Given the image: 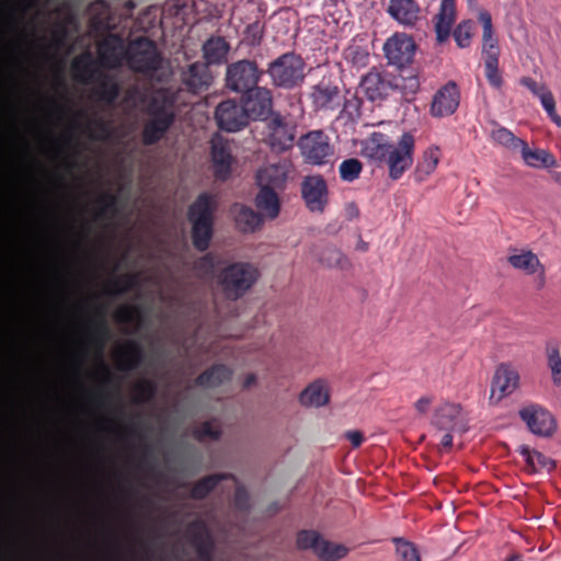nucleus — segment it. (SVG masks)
<instances>
[{"label":"nucleus","instance_id":"f257e3e1","mask_svg":"<svg viewBox=\"0 0 561 561\" xmlns=\"http://www.w3.org/2000/svg\"><path fill=\"white\" fill-rule=\"evenodd\" d=\"M98 8L100 12L94 13L90 19V26L96 33H105L103 38L98 43V53L103 66L110 69L118 68L123 60L125 61L126 46L124 36L113 33V24L110 13V7L103 0L92 3L91 9Z\"/></svg>","mask_w":561,"mask_h":561},{"label":"nucleus","instance_id":"f03ea898","mask_svg":"<svg viewBox=\"0 0 561 561\" xmlns=\"http://www.w3.org/2000/svg\"><path fill=\"white\" fill-rule=\"evenodd\" d=\"M360 88L371 102L382 101L392 93H400L403 99L411 100L420 89V80L412 73L391 75L371 69L362 78Z\"/></svg>","mask_w":561,"mask_h":561},{"label":"nucleus","instance_id":"7ed1b4c3","mask_svg":"<svg viewBox=\"0 0 561 561\" xmlns=\"http://www.w3.org/2000/svg\"><path fill=\"white\" fill-rule=\"evenodd\" d=\"M174 105V98L167 92H159L150 100L147 106L150 118L141 134L144 145H156L164 137L175 122Z\"/></svg>","mask_w":561,"mask_h":561},{"label":"nucleus","instance_id":"20e7f679","mask_svg":"<svg viewBox=\"0 0 561 561\" xmlns=\"http://www.w3.org/2000/svg\"><path fill=\"white\" fill-rule=\"evenodd\" d=\"M216 201L209 193H201L190 205L187 218L192 225V242L196 250L208 249L214 233Z\"/></svg>","mask_w":561,"mask_h":561},{"label":"nucleus","instance_id":"39448f33","mask_svg":"<svg viewBox=\"0 0 561 561\" xmlns=\"http://www.w3.org/2000/svg\"><path fill=\"white\" fill-rule=\"evenodd\" d=\"M125 62L133 72L152 77L161 69L163 55L154 41L138 36L127 43Z\"/></svg>","mask_w":561,"mask_h":561},{"label":"nucleus","instance_id":"423d86ee","mask_svg":"<svg viewBox=\"0 0 561 561\" xmlns=\"http://www.w3.org/2000/svg\"><path fill=\"white\" fill-rule=\"evenodd\" d=\"M257 268L251 263L236 262L220 270L217 274V285L229 300L241 298L259 278Z\"/></svg>","mask_w":561,"mask_h":561},{"label":"nucleus","instance_id":"0eeeda50","mask_svg":"<svg viewBox=\"0 0 561 561\" xmlns=\"http://www.w3.org/2000/svg\"><path fill=\"white\" fill-rule=\"evenodd\" d=\"M304 59L295 53H285L268 64L266 73L276 88L291 90L305 80Z\"/></svg>","mask_w":561,"mask_h":561},{"label":"nucleus","instance_id":"6e6552de","mask_svg":"<svg viewBox=\"0 0 561 561\" xmlns=\"http://www.w3.org/2000/svg\"><path fill=\"white\" fill-rule=\"evenodd\" d=\"M310 99L314 110L323 112H333L341 106H343L342 112H346L350 107H354L357 111L360 103L357 98L346 100L339 87L324 81L312 87Z\"/></svg>","mask_w":561,"mask_h":561},{"label":"nucleus","instance_id":"1a4fd4ad","mask_svg":"<svg viewBox=\"0 0 561 561\" xmlns=\"http://www.w3.org/2000/svg\"><path fill=\"white\" fill-rule=\"evenodd\" d=\"M296 124L287 116L272 113L266 121L265 142L275 152H284L294 146Z\"/></svg>","mask_w":561,"mask_h":561},{"label":"nucleus","instance_id":"9d476101","mask_svg":"<svg viewBox=\"0 0 561 561\" xmlns=\"http://www.w3.org/2000/svg\"><path fill=\"white\" fill-rule=\"evenodd\" d=\"M298 147L305 162L312 165L327 164L334 154L329 137L322 130H312L301 136Z\"/></svg>","mask_w":561,"mask_h":561},{"label":"nucleus","instance_id":"9b49d317","mask_svg":"<svg viewBox=\"0 0 561 561\" xmlns=\"http://www.w3.org/2000/svg\"><path fill=\"white\" fill-rule=\"evenodd\" d=\"M264 71L260 70L256 62L248 59L230 64L226 71V85L233 92L244 93L257 85Z\"/></svg>","mask_w":561,"mask_h":561},{"label":"nucleus","instance_id":"f8f14e48","mask_svg":"<svg viewBox=\"0 0 561 561\" xmlns=\"http://www.w3.org/2000/svg\"><path fill=\"white\" fill-rule=\"evenodd\" d=\"M236 14L243 23H247L244 30L247 44L251 46L260 45L264 33V12L261 3L255 0L240 1L236 8Z\"/></svg>","mask_w":561,"mask_h":561},{"label":"nucleus","instance_id":"ddd939ff","mask_svg":"<svg viewBox=\"0 0 561 561\" xmlns=\"http://www.w3.org/2000/svg\"><path fill=\"white\" fill-rule=\"evenodd\" d=\"M382 49L388 64L396 66L403 73L404 68L414 59L416 45L411 36L396 33L385 42Z\"/></svg>","mask_w":561,"mask_h":561},{"label":"nucleus","instance_id":"4468645a","mask_svg":"<svg viewBox=\"0 0 561 561\" xmlns=\"http://www.w3.org/2000/svg\"><path fill=\"white\" fill-rule=\"evenodd\" d=\"M110 337L111 330L106 321V307L102 305L96 308L94 317L90 319V341L95 347L96 356L104 373V385L112 380L108 367L103 360L104 347Z\"/></svg>","mask_w":561,"mask_h":561},{"label":"nucleus","instance_id":"2eb2a0df","mask_svg":"<svg viewBox=\"0 0 561 561\" xmlns=\"http://www.w3.org/2000/svg\"><path fill=\"white\" fill-rule=\"evenodd\" d=\"M414 142L413 135L404 133L397 145L392 144L386 160L392 180H399L412 165Z\"/></svg>","mask_w":561,"mask_h":561},{"label":"nucleus","instance_id":"dca6fc26","mask_svg":"<svg viewBox=\"0 0 561 561\" xmlns=\"http://www.w3.org/2000/svg\"><path fill=\"white\" fill-rule=\"evenodd\" d=\"M215 118L218 127L226 131H238L252 119L242 102L238 103L230 99L218 104L215 111Z\"/></svg>","mask_w":561,"mask_h":561},{"label":"nucleus","instance_id":"f3484780","mask_svg":"<svg viewBox=\"0 0 561 561\" xmlns=\"http://www.w3.org/2000/svg\"><path fill=\"white\" fill-rule=\"evenodd\" d=\"M508 264L526 275H533V286L536 290L545 288L547 283L546 268L537 254L530 250H515L507 256Z\"/></svg>","mask_w":561,"mask_h":561},{"label":"nucleus","instance_id":"a211bd4d","mask_svg":"<svg viewBox=\"0 0 561 561\" xmlns=\"http://www.w3.org/2000/svg\"><path fill=\"white\" fill-rule=\"evenodd\" d=\"M518 414L528 430L537 436L549 437L556 431L557 425L553 415L540 404L525 405Z\"/></svg>","mask_w":561,"mask_h":561},{"label":"nucleus","instance_id":"6ab92c4d","mask_svg":"<svg viewBox=\"0 0 561 561\" xmlns=\"http://www.w3.org/2000/svg\"><path fill=\"white\" fill-rule=\"evenodd\" d=\"M241 102L253 121L266 119L273 108L272 91L265 87L255 85L242 93Z\"/></svg>","mask_w":561,"mask_h":561},{"label":"nucleus","instance_id":"aec40b11","mask_svg":"<svg viewBox=\"0 0 561 561\" xmlns=\"http://www.w3.org/2000/svg\"><path fill=\"white\" fill-rule=\"evenodd\" d=\"M301 195L312 213H323L328 205V185L321 175L306 176L301 183Z\"/></svg>","mask_w":561,"mask_h":561},{"label":"nucleus","instance_id":"412c9836","mask_svg":"<svg viewBox=\"0 0 561 561\" xmlns=\"http://www.w3.org/2000/svg\"><path fill=\"white\" fill-rule=\"evenodd\" d=\"M432 425L443 432L465 433L468 431V426L461 417V407L455 403L439 405L434 411Z\"/></svg>","mask_w":561,"mask_h":561},{"label":"nucleus","instance_id":"4be33fe9","mask_svg":"<svg viewBox=\"0 0 561 561\" xmlns=\"http://www.w3.org/2000/svg\"><path fill=\"white\" fill-rule=\"evenodd\" d=\"M459 101V89L454 81H449L434 94L431 114L436 117L449 116L458 108Z\"/></svg>","mask_w":561,"mask_h":561},{"label":"nucleus","instance_id":"5701e85b","mask_svg":"<svg viewBox=\"0 0 561 561\" xmlns=\"http://www.w3.org/2000/svg\"><path fill=\"white\" fill-rule=\"evenodd\" d=\"M232 153L228 141L214 140L211 144V161L216 180L226 181L231 174Z\"/></svg>","mask_w":561,"mask_h":561},{"label":"nucleus","instance_id":"b1692460","mask_svg":"<svg viewBox=\"0 0 561 561\" xmlns=\"http://www.w3.org/2000/svg\"><path fill=\"white\" fill-rule=\"evenodd\" d=\"M387 13L403 26H414L420 20L421 8L415 0H389Z\"/></svg>","mask_w":561,"mask_h":561},{"label":"nucleus","instance_id":"393cba45","mask_svg":"<svg viewBox=\"0 0 561 561\" xmlns=\"http://www.w3.org/2000/svg\"><path fill=\"white\" fill-rule=\"evenodd\" d=\"M519 383V375L516 370L507 365H501L493 377L491 398L496 397L497 400L513 393Z\"/></svg>","mask_w":561,"mask_h":561},{"label":"nucleus","instance_id":"a878e982","mask_svg":"<svg viewBox=\"0 0 561 561\" xmlns=\"http://www.w3.org/2000/svg\"><path fill=\"white\" fill-rule=\"evenodd\" d=\"M182 81L188 91L198 93L207 89L210 81L208 66L205 62H193L182 73Z\"/></svg>","mask_w":561,"mask_h":561},{"label":"nucleus","instance_id":"bb28decb","mask_svg":"<svg viewBox=\"0 0 561 561\" xmlns=\"http://www.w3.org/2000/svg\"><path fill=\"white\" fill-rule=\"evenodd\" d=\"M435 32L439 43L446 41L456 20V1L443 0L439 11L435 15Z\"/></svg>","mask_w":561,"mask_h":561},{"label":"nucleus","instance_id":"cd10ccee","mask_svg":"<svg viewBox=\"0 0 561 561\" xmlns=\"http://www.w3.org/2000/svg\"><path fill=\"white\" fill-rule=\"evenodd\" d=\"M232 213L234 215L236 227L243 233L255 232L263 226L264 220L262 215L249 206L234 204Z\"/></svg>","mask_w":561,"mask_h":561},{"label":"nucleus","instance_id":"c85d7f7f","mask_svg":"<svg viewBox=\"0 0 561 561\" xmlns=\"http://www.w3.org/2000/svg\"><path fill=\"white\" fill-rule=\"evenodd\" d=\"M232 370L225 364H215L195 379V385L204 388H216L229 381Z\"/></svg>","mask_w":561,"mask_h":561},{"label":"nucleus","instance_id":"c756f323","mask_svg":"<svg viewBox=\"0 0 561 561\" xmlns=\"http://www.w3.org/2000/svg\"><path fill=\"white\" fill-rule=\"evenodd\" d=\"M144 358L141 345L136 341H128L117 351L118 369L123 371L137 368Z\"/></svg>","mask_w":561,"mask_h":561},{"label":"nucleus","instance_id":"7c9ffc66","mask_svg":"<svg viewBox=\"0 0 561 561\" xmlns=\"http://www.w3.org/2000/svg\"><path fill=\"white\" fill-rule=\"evenodd\" d=\"M255 205L262 217L275 219L279 215L280 202L278 194L272 187H260L255 197Z\"/></svg>","mask_w":561,"mask_h":561},{"label":"nucleus","instance_id":"2f4dec72","mask_svg":"<svg viewBox=\"0 0 561 561\" xmlns=\"http://www.w3.org/2000/svg\"><path fill=\"white\" fill-rule=\"evenodd\" d=\"M479 21L482 24V56L483 59H489V57L494 55V57H500V48L497 45V39L493 35V25L491 14L486 10H481L479 12Z\"/></svg>","mask_w":561,"mask_h":561},{"label":"nucleus","instance_id":"473e14b6","mask_svg":"<svg viewBox=\"0 0 561 561\" xmlns=\"http://www.w3.org/2000/svg\"><path fill=\"white\" fill-rule=\"evenodd\" d=\"M287 179L286 169L282 164H270L259 170L256 181L260 187H272V190L284 186Z\"/></svg>","mask_w":561,"mask_h":561},{"label":"nucleus","instance_id":"72a5a7b5","mask_svg":"<svg viewBox=\"0 0 561 561\" xmlns=\"http://www.w3.org/2000/svg\"><path fill=\"white\" fill-rule=\"evenodd\" d=\"M330 394L322 380L310 383L299 397V401L305 407H323L329 402Z\"/></svg>","mask_w":561,"mask_h":561},{"label":"nucleus","instance_id":"f704fd0d","mask_svg":"<svg viewBox=\"0 0 561 561\" xmlns=\"http://www.w3.org/2000/svg\"><path fill=\"white\" fill-rule=\"evenodd\" d=\"M517 451L524 457L529 472H537L540 469L552 470L554 461L540 451L531 449L528 445H520Z\"/></svg>","mask_w":561,"mask_h":561},{"label":"nucleus","instance_id":"c9c22d12","mask_svg":"<svg viewBox=\"0 0 561 561\" xmlns=\"http://www.w3.org/2000/svg\"><path fill=\"white\" fill-rule=\"evenodd\" d=\"M228 51L229 44L220 36L210 37L203 45V54L207 66L222 62L226 59Z\"/></svg>","mask_w":561,"mask_h":561},{"label":"nucleus","instance_id":"e433bc0d","mask_svg":"<svg viewBox=\"0 0 561 561\" xmlns=\"http://www.w3.org/2000/svg\"><path fill=\"white\" fill-rule=\"evenodd\" d=\"M524 162L531 168H552L557 165L556 158L543 149L531 150L527 142L519 149Z\"/></svg>","mask_w":561,"mask_h":561},{"label":"nucleus","instance_id":"4c0bfd02","mask_svg":"<svg viewBox=\"0 0 561 561\" xmlns=\"http://www.w3.org/2000/svg\"><path fill=\"white\" fill-rule=\"evenodd\" d=\"M392 144L385 141V135L381 133H373L364 146V151L370 159L379 162H386Z\"/></svg>","mask_w":561,"mask_h":561},{"label":"nucleus","instance_id":"58836bf2","mask_svg":"<svg viewBox=\"0 0 561 561\" xmlns=\"http://www.w3.org/2000/svg\"><path fill=\"white\" fill-rule=\"evenodd\" d=\"M231 474L228 473H215L208 474L202 479H199L191 489L190 496L193 500H204L220 481L230 478Z\"/></svg>","mask_w":561,"mask_h":561},{"label":"nucleus","instance_id":"ea45409f","mask_svg":"<svg viewBox=\"0 0 561 561\" xmlns=\"http://www.w3.org/2000/svg\"><path fill=\"white\" fill-rule=\"evenodd\" d=\"M348 552V548L342 543H334L324 538L320 541L316 556L321 561H339Z\"/></svg>","mask_w":561,"mask_h":561},{"label":"nucleus","instance_id":"a19ab883","mask_svg":"<svg viewBox=\"0 0 561 561\" xmlns=\"http://www.w3.org/2000/svg\"><path fill=\"white\" fill-rule=\"evenodd\" d=\"M119 84L108 77H104L103 80H101V82L99 83L96 90L94 91L96 99L108 106L115 104L119 96Z\"/></svg>","mask_w":561,"mask_h":561},{"label":"nucleus","instance_id":"79ce46f5","mask_svg":"<svg viewBox=\"0 0 561 561\" xmlns=\"http://www.w3.org/2000/svg\"><path fill=\"white\" fill-rule=\"evenodd\" d=\"M186 533L194 548L214 540L206 523L202 519L191 522L186 527Z\"/></svg>","mask_w":561,"mask_h":561},{"label":"nucleus","instance_id":"37998d69","mask_svg":"<svg viewBox=\"0 0 561 561\" xmlns=\"http://www.w3.org/2000/svg\"><path fill=\"white\" fill-rule=\"evenodd\" d=\"M491 137L496 144L505 147L511 151H519L523 144L525 142L520 138L516 137L510 129L502 126H497L495 129H493Z\"/></svg>","mask_w":561,"mask_h":561},{"label":"nucleus","instance_id":"c03bdc74","mask_svg":"<svg viewBox=\"0 0 561 561\" xmlns=\"http://www.w3.org/2000/svg\"><path fill=\"white\" fill-rule=\"evenodd\" d=\"M546 354L553 383L559 386L561 383V355L559 345L552 341L548 342L546 344Z\"/></svg>","mask_w":561,"mask_h":561},{"label":"nucleus","instance_id":"a18cd8bd","mask_svg":"<svg viewBox=\"0 0 561 561\" xmlns=\"http://www.w3.org/2000/svg\"><path fill=\"white\" fill-rule=\"evenodd\" d=\"M137 285V275L125 274L111 280L106 294L117 296L131 290Z\"/></svg>","mask_w":561,"mask_h":561},{"label":"nucleus","instance_id":"49530a36","mask_svg":"<svg viewBox=\"0 0 561 561\" xmlns=\"http://www.w3.org/2000/svg\"><path fill=\"white\" fill-rule=\"evenodd\" d=\"M363 171V163L356 158H350L342 161L339 167L341 180L353 182L357 180Z\"/></svg>","mask_w":561,"mask_h":561},{"label":"nucleus","instance_id":"de8ad7c7","mask_svg":"<svg viewBox=\"0 0 561 561\" xmlns=\"http://www.w3.org/2000/svg\"><path fill=\"white\" fill-rule=\"evenodd\" d=\"M221 264V257L213 252L202 256L195 263V270L203 276H211Z\"/></svg>","mask_w":561,"mask_h":561},{"label":"nucleus","instance_id":"09e8293b","mask_svg":"<svg viewBox=\"0 0 561 561\" xmlns=\"http://www.w3.org/2000/svg\"><path fill=\"white\" fill-rule=\"evenodd\" d=\"M157 394V385L152 380H141L135 386V403H147L153 400Z\"/></svg>","mask_w":561,"mask_h":561},{"label":"nucleus","instance_id":"8fccbe9b","mask_svg":"<svg viewBox=\"0 0 561 561\" xmlns=\"http://www.w3.org/2000/svg\"><path fill=\"white\" fill-rule=\"evenodd\" d=\"M397 554L400 561H421L416 546L402 538H394Z\"/></svg>","mask_w":561,"mask_h":561},{"label":"nucleus","instance_id":"3c124183","mask_svg":"<svg viewBox=\"0 0 561 561\" xmlns=\"http://www.w3.org/2000/svg\"><path fill=\"white\" fill-rule=\"evenodd\" d=\"M322 536L314 530H300L297 534V547L300 550H311L316 553L320 541L322 540Z\"/></svg>","mask_w":561,"mask_h":561},{"label":"nucleus","instance_id":"603ef678","mask_svg":"<svg viewBox=\"0 0 561 561\" xmlns=\"http://www.w3.org/2000/svg\"><path fill=\"white\" fill-rule=\"evenodd\" d=\"M484 60V72L489 83L496 89H500L503 84V79L499 70V57H494L491 54L489 59Z\"/></svg>","mask_w":561,"mask_h":561},{"label":"nucleus","instance_id":"864d4df0","mask_svg":"<svg viewBox=\"0 0 561 561\" xmlns=\"http://www.w3.org/2000/svg\"><path fill=\"white\" fill-rule=\"evenodd\" d=\"M321 262L329 267L344 268L347 264V257L336 248H327L323 250Z\"/></svg>","mask_w":561,"mask_h":561},{"label":"nucleus","instance_id":"5fc2aeb1","mask_svg":"<svg viewBox=\"0 0 561 561\" xmlns=\"http://www.w3.org/2000/svg\"><path fill=\"white\" fill-rule=\"evenodd\" d=\"M538 99L540 100V103H541L542 107L545 108V111L547 112V115L549 116V118L557 126L560 127L561 126V117L557 113L556 100H554L552 92L548 89Z\"/></svg>","mask_w":561,"mask_h":561},{"label":"nucleus","instance_id":"6e6d98bb","mask_svg":"<svg viewBox=\"0 0 561 561\" xmlns=\"http://www.w3.org/2000/svg\"><path fill=\"white\" fill-rule=\"evenodd\" d=\"M439 161L438 148H430L423 154V161L417 165L419 172L426 175L431 174L437 167Z\"/></svg>","mask_w":561,"mask_h":561},{"label":"nucleus","instance_id":"4d7b16f0","mask_svg":"<svg viewBox=\"0 0 561 561\" xmlns=\"http://www.w3.org/2000/svg\"><path fill=\"white\" fill-rule=\"evenodd\" d=\"M90 137L95 140H106L111 136L110 123L102 119H93L89 124Z\"/></svg>","mask_w":561,"mask_h":561},{"label":"nucleus","instance_id":"13d9d810","mask_svg":"<svg viewBox=\"0 0 561 561\" xmlns=\"http://www.w3.org/2000/svg\"><path fill=\"white\" fill-rule=\"evenodd\" d=\"M471 36L472 23L470 21L459 23L454 31V38L457 45L461 48H466L470 45Z\"/></svg>","mask_w":561,"mask_h":561},{"label":"nucleus","instance_id":"bf43d9fd","mask_svg":"<svg viewBox=\"0 0 561 561\" xmlns=\"http://www.w3.org/2000/svg\"><path fill=\"white\" fill-rule=\"evenodd\" d=\"M98 204L100 205L98 216L104 217L107 215H114L117 208V196L110 193H104L98 198Z\"/></svg>","mask_w":561,"mask_h":561},{"label":"nucleus","instance_id":"052dcab7","mask_svg":"<svg viewBox=\"0 0 561 561\" xmlns=\"http://www.w3.org/2000/svg\"><path fill=\"white\" fill-rule=\"evenodd\" d=\"M194 436L198 440L211 438L217 440L221 437V430L215 427L210 421L203 422L195 431Z\"/></svg>","mask_w":561,"mask_h":561},{"label":"nucleus","instance_id":"680f3d73","mask_svg":"<svg viewBox=\"0 0 561 561\" xmlns=\"http://www.w3.org/2000/svg\"><path fill=\"white\" fill-rule=\"evenodd\" d=\"M139 317V309L135 306L125 305L119 307L114 314V319L118 323L128 324Z\"/></svg>","mask_w":561,"mask_h":561},{"label":"nucleus","instance_id":"e2e57ef3","mask_svg":"<svg viewBox=\"0 0 561 561\" xmlns=\"http://www.w3.org/2000/svg\"><path fill=\"white\" fill-rule=\"evenodd\" d=\"M72 69L76 75L91 76L93 72L91 56L84 55L75 58L72 61Z\"/></svg>","mask_w":561,"mask_h":561},{"label":"nucleus","instance_id":"0e129e2a","mask_svg":"<svg viewBox=\"0 0 561 561\" xmlns=\"http://www.w3.org/2000/svg\"><path fill=\"white\" fill-rule=\"evenodd\" d=\"M519 82L537 98H539L546 90H548L546 84L539 83L530 77H523Z\"/></svg>","mask_w":561,"mask_h":561},{"label":"nucleus","instance_id":"69168bd1","mask_svg":"<svg viewBox=\"0 0 561 561\" xmlns=\"http://www.w3.org/2000/svg\"><path fill=\"white\" fill-rule=\"evenodd\" d=\"M195 551L199 561H214V540L206 545H201L199 547H196Z\"/></svg>","mask_w":561,"mask_h":561},{"label":"nucleus","instance_id":"338daca9","mask_svg":"<svg viewBox=\"0 0 561 561\" xmlns=\"http://www.w3.org/2000/svg\"><path fill=\"white\" fill-rule=\"evenodd\" d=\"M234 506L238 510L244 511L249 507V494L243 486H237L233 496Z\"/></svg>","mask_w":561,"mask_h":561},{"label":"nucleus","instance_id":"774afa93","mask_svg":"<svg viewBox=\"0 0 561 561\" xmlns=\"http://www.w3.org/2000/svg\"><path fill=\"white\" fill-rule=\"evenodd\" d=\"M345 437L350 440L354 448H357L364 442V435L359 431H348L345 433Z\"/></svg>","mask_w":561,"mask_h":561}]
</instances>
